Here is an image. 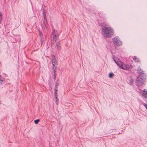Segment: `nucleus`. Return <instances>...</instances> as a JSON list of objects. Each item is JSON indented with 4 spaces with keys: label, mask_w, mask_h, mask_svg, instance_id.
<instances>
[{
    "label": "nucleus",
    "mask_w": 147,
    "mask_h": 147,
    "mask_svg": "<svg viewBox=\"0 0 147 147\" xmlns=\"http://www.w3.org/2000/svg\"><path fill=\"white\" fill-rule=\"evenodd\" d=\"M38 34L40 39L41 42L42 43L43 41V34L42 32L40 30H38Z\"/></svg>",
    "instance_id": "nucleus-10"
},
{
    "label": "nucleus",
    "mask_w": 147,
    "mask_h": 147,
    "mask_svg": "<svg viewBox=\"0 0 147 147\" xmlns=\"http://www.w3.org/2000/svg\"><path fill=\"white\" fill-rule=\"evenodd\" d=\"M52 35H53V40L56 42L57 40L59 38V34L57 31L55 30H53V32Z\"/></svg>",
    "instance_id": "nucleus-4"
},
{
    "label": "nucleus",
    "mask_w": 147,
    "mask_h": 147,
    "mask_svg": "<svg viewBox=\"0 0 147 147\" xmlns=\"http://www.w3.org/2000/svg\"><path fill=\"white\" fill-rule=\"evenodd\" d=\"M133 59L136 62H139L140 61L139 58H138L136 56H134L133 58Z\"/></svg>",
    "instance_id": "nucleus-14"
},
{
    "label": "nucleus",
    "mask_w": 147,
    "mask_h": 147,
    "mask_svg": "<svg viewBox=\"0 0 147 147\" xmlns=\"http://www.w3.org/2000/svg\"><path fill=\"white\" fill-rule=\"evenodd\" d=\"M134 81V79L131 77H130V79L129 80V84L130 85H133Z\"/></svg>",
    "instance_id": "nucleus-13"
},
{
    "label": "nucleus",
    "mask_w": 147,
    "mask_h": 147,
    "mask_svg": "<svg viewBox=\"0 0 147 147\" xmlns=\"http://www.w3.org/2000/svg\"><path fill=\"white\" fill-rule=\"evenodd\" d=\"M54 96L55 97V99H57L58 98L57 97L58 96V95H57V90H55L54 91Z\"/></svg>",
    "instance_id": "nucleus-15"
},
{
    "label": "nucleus",
    "mask_w": 147,
    "mask_h": 147,
    "mask_svg": "<svg viewBox=\"0 0 147 147\" xmlns=\"http://www.w3.org/2000/svg\"><path fill=\"white\" fill-rule=\"evenodd\" d=\"M113 59L115 62L119 67H120L122 65V62L117 57H114Z\"/></svg>",
    "instance_id": "nucleus-6"
},
{
    "label": "nucleus",
    "mask_w": 147,
    "mask_h": 147,
    "mask_svg": "<svg viewBox=\"0 0 147 147\" xmlns=\"http://www.w3.org/2000/svg\"><path fill=\"white\" fill-rule=\"evenodd\" d=\"M54 75L53 76V79L54 80H55L56 79V76L55 75V73H54Z\"/></svg>",
    "instance_id": "nucleus-24"
},
{
    "label": "nucleus",
    "mask_w": 147,
    "mask_h": 147,
    "mask_svg": "<svg viewBox=\"0 0 147 147\" xmlns=\"http://www.w3.org/2000/svg\"><path fill=\"white\" fill-rule=\"evenodd\" d=\"M146 78V75H141L137 77L135 81L136 85L138 86H142L143 85L144 82Z\"/></svg>",
    "instance_id": "nucleus-2"
},
{
    "label": "nucleus",
    "mask_w": 147,
    "mask_h": 147,
    "mask_svg": "<svg viewBox=\"0 0 147 147\" xmlns=\"http://www.w3.org/2000/svg\"><path fill=\"white\" fill-rule=\"evenodd\" d=\"M4 82V81L3 80L1 79V78L0 79V84H3Z\"/></svg>",
    "instance_id": "nucleus-22"
},
{
    "label": "nucleus",
    "mask_w": 147,
    "mask_h": 147,
    "mask_svg": "<svg viewBox=\"0 0 147 147\" xmlns=\"http://www.w3.org/2000/svg\"><path fill=\"white\" fill-rule=\"evenodd\" d=\"M52 63L53 66H55L57 63L56 60L55 59V56H53L52 57Z\"/></svg>",
    "instance_id": "nucleus-9"
},
{
    "label": "nucleus",
    "mask_w": 147,
    "mask_h": 147,
    "mask_svg": "<svg viewBox=\"0 0 147 147\" xmlns=\"http://www.w3.org/2000/svg\"><path fill=\"white\" fill-rule=\"evenodd\" d=\"M137 72L140 75H145L144 73V71L139 66L137 70Z\"/></svg>",
    "instance_id": "nucleus-7"
},
{
    "label": "nucleus",
    "mask_w": 147,
    "mask_h": 147,
    "mask_svg": "<svg viewBox=\"0 0 147 147\" xmlns=\"http://www.w3.org/2000/svg\"><path fill=\"white\" fill-rule=\"evenodd\" d=\"M114 74L113 73H110L109 74V77L111 78L113 76Z\"/></svg>",
    "instance_id": "nucleus-20"
},
{
    "label": "nucleus",
    "mask_w": 147,
    "mask_h": 147,
    "mask_svg": "<svg viewBox=\"0 0 147 147\" xmlns=\"http://www.w3.org/2000/svg\"><path fill=\"white\" fill-rule=\"evenodd\" d=\"M142 95L145 98H147V90L144 89L143 91Z\"/></svg>",
    "instance_id": "nucleus-11"
},
{
    "label": "nucleus",
    "mask_w": 147,
    "mask_h": 147,
    "mask_svg": "<svg viewBox=\"0 0 147 147\" xmlns=\"http://www.w3.org/2000/svg\"><path fill=\"white\" fill-rule=\"evenodd\" d=\"M0 16H2L1 13L0 12Z\"/></svg>",
    "instance_id": "nucleus-27"
},
{
    "label": "nucleus",
    "mask_w": 147,
    "mask_h": 147,
    "mask_svg": "<svg viewBox=\"0 0 147 147\" xmlns=\"http://www.w3.org/2000/svg\"><path fill=\"white\" fill-rule=\"evenodd\" d=\"M59 81L57 80L55 84V89L54 90H57V88L59 86Z\"/></svg>",
    "instance_id": "nucleus-12"
},
{
    "label": "nucleus",
    "mask_w": 147,
    "mask_h": 147,
    "mask_svg": "<svg viewBox=\"0 0 147 147\" xmlns=\"http://www.w3.org/2000/svg\"><path fill=\"white\" fill-rule=\"evenodd\" d=\"M40 121V120L39 119H36L34 121V122L35 124H38V122Z\"/></svg>",
    "instance_id": "nucleus-19"
},
{
    "label": "nucleus",
    "mask_w": 147,
    "mask_h": 147,
    "mask_svg": "<svg viewBox=\"0 0 147 147\" xmlns=\"http://www.w3.org/2000/svg\"><path fill=\"white\" fill-rule=\"evenodd\" d=\"M126 65L127 70H129V69L131 68L132 67V66L130 64H126Z\"/></svg>",
    "instance_id": "nucleus-17"
},
{
    "label": "nucleus",
    "mask_w": 147,
    "mask_h": 147,
    "mask_svg": "<svg viewBox=\"0 0 147 147\" xmlns=\"http://www.w3.org/2000/svg\"><path fill=\"white\" fill-rule=\"evenodd\" d=\"M56 68V67H55V66H53L52 67V69L53 70L54 73H55V72Z\"/></svg>",
    "instance_id": "nucleus-21"
},
{
    "label": "nucleus",
    "mask_w": 147,
    "mask_h": 147,
    "mask_svg": "<svg viewBox=\"0 0 147 147\" xmlns=\"http://www.w3.org/2000/svg\"><path fill=\"white\" fill-rule=\"evenodd\" d=\"M59 100V99L58 98L56 99V101H55V103L57 105H58V104Z\"/></svg>",
    "instance_id": "nucleus-23"
},
{
    "label": "nucleus",
    "mask_w": 147,
    "mask_h": 147,
    "mask_svg": "<svg viewBox=\"0 0 147 147\" xmlns=\"http://www.w3.org/2000/svg\"><path fill=\"white\" fill-rule=\"evenodd\" d=\"M102 31L105 38L111 37L114 34L113 30L111 27H103Z\"/></svg>",
    "instance_id": "nucleus-1"
},
{
    "label": "nucleus",
    "mask_w": 147,
    "mask_h": 147,
    "mask_svg": "<svg viewBox=\"0 0 147 147\" xmlns=\"http://www.w3.org/2000/svg\"><path fill=\"white\" fill-rule=\"evenodd\" d=\"M55 48L58 51L60 50L61 49V45L59 42H58L56 43Z\"/></svg>",
    "instance_id": "nucleus-8"
},
{
    "label": "nucleus",
    "mask_w": 147,
    "mask_h": 147,
    "mask_svg": "<svg viewBox=\"0 0 147 147\" xmlns=\"http://www.w3.org/2000/svg\"><path fill=\"white\" fill-rule=\"evenodd\" d=\"M1 104V101H0V104Z\"/></svg>",
    "instance_id": "nucleus-28"
},
{
    "label": "nucleus",
    "mask_w": 147,
    "mask_h": 147,
    "mask_svg": "<svg viewBox=\"0 0 147 147\" xmlns=\"http://www.w3.org/2000/svg\"><path fill=\"white\" fill-rule=\"evenodd\" d=\"M112 41L115 45L119 46L122 45V41L117 36L115 37L112 39Z\"/></svg>",
    "instance_id": "nucleus-3"
},
{
    "label": "nucleus",
    "mask_w": 147,
    "mask_h": 147,
    "mask_svg": "<svg viewBox=\"0 0 147 147\" xmlns=\"http://www.w3.org/2000/svg\"><path fill=\"white\" fill-rule=\"evenodd\" d=\"M143 105L144 106V107L146 108L147 109V104L144 103Z\"/></svg>",
    "instance_id": "nucleus-26"
},
{
    "label": "nucleus",
    "mask_w": 147,
    "mask_h": 147,
    "mask_svg": "<svg viewBox=\"0 0 147 147\" xmlns=\"http://www.w3.org/2000/svg\"><path fill=\"white\" fill-rule=\"evenodd\" d=\"M107 24L105 22L101 23V28L102 30V28L104 27H107Z\"/></svg>",
    "instance_id": "nucleus-16"
},
{
    "label": "nucleus",
    "mask_w": 147,
    "mask_h": 147,
    "mask_svg": "<svg viewBox=\"0 0 147 147\" xmlns=\"http://www.w3.org/2000/svg\"><path fill=\"white\" fill-rule=\"evenodd\" d=\"M42 14L44 18L42 21L43 27H46L47 24V22L46 19V15L44 11H43Z\"/></svg>",
    "instance_id": "nucleus-5"
},
{
    "label": "nucleus",
    "mask_w": 147,
    "mask_h": 147,
    "mask_svg": "<svg viewBox=\"0 0 147 147\" xmlns=\"http://www.w3.org/2000/svg\"><path fill=\"white\" fill-rule=\"evenodd\" d=\"M2 18V16H0V24L1 23V21Z\"/></svg>",
    "instance_id": "nucleus-25"
},
{
    "label": "nucleus",
    "mask_w": 147,
    "mask_h": 147,
    "mask_svg": "<svg viewBox=\"0 0 147 147\" xmlns=\"http://www.w3.org/2000/svg\"><path fill=\"white\" fill-rule=\"evenodd\" d=\"M120 67L121 68V69H122L124 70H127V67H126V64L125 65H123H123H122L120 67Z\"/></svg>",
    "instance_id": "nucleus-18"
}]
</instances>
